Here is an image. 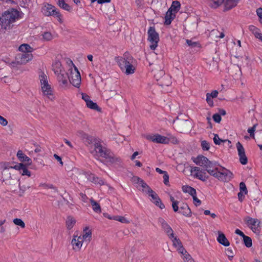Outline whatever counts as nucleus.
Segmentation results:
<instances>
[{"mask_svg":"<svg viewBox=\"0 0 262 262\" xmlns=\"http://www.w3.org/2000/svg\"><path fill=\"white\" fill-rule=\"evenodd\" d=\"M40 187H43L44 188H48V189H53L56 192H57V189L54 187L53 185H49L47 184H40L39 185Z\"/></svg>","mask_w":262,"mask_h":262,"instance_id":"obj_48","label":"nucleus"},{"mask_svg":"<svg viewBox=\"0 0 262 262\" xmlns=\"http://www.w3.org/2000/svg\"><path fill=\"white\" fill-rule=\"evenodd\" d=\"M201 146L203 150H208L210 148V145L206 141H203L201 142Z\"/></svg>","mask_w":262,"mask_h":262,"instance_id":"obj_49","label":"nucleus"},{"mask_svg":"<svg viewBox=\"0 0 262 262\" xmlns=\"http://www.w3.org/2000/svg\"><path fill=\"white\" fill-rule=\"evenodd\" d=\"M257 124H254L252 127L248 129V132L250 134V136L253 138H254V132L255 131L256 127Z\"/></svg>","mask_w":262,"mask_h":262,"instance_id":"obj_47","label":"nucleus"},{"mask_svg":"<svg viewBox=\"0 0 262 262\" xmlns=\"http://www.w3.org/2000/svg\"><path fill=\"white\" fill-rule=\"evenodd\" d=\"M72 66L73 67L69 70V75L68 76V78L71 84L74 86L78 88L81 82V76L77 68L73 63H72Z\"/></svg>","mask_w":262,"mask_h":262,"instance_id":"obj_5","label":"nucleus"},{"mask_svg":"<svg viewBox=\"0 0 262 262\" xmlns=\"http://www.w3.org/2000/svg\"><path fill=\"white\" fill-rule=\"evenodd\" d=\"M180 209L181 210H183V211H180V212H181L182 214H183L185 216H189L190 215L191 213L190 209H189L188 205L186 204L184 205L183 206L181 207Z\"/></svg>","mask_w":262,"mask_h":262,"instance_id":"obj_38","label":"nucleus"},{"mask_svg":"<svg viewBox=\"0 0 262 262\" xmlns=\"http://www.w3.org/2000/svg\"><path fill=\"white\" fill-rule=\"evenodd\" d=\"M41 90L44 96H46L51 100L53 101L55 99L53 88L51 85H46V86H41Z\"/></svg>","mask_w":262,"mask_h":262,"instance_id":"obj_20","label":"nucleus"},{"mask_svg":"<svg viewBox=\"0 0 262 262\" xmlns=\"http://www.w3.org/2000/svg\"><path fill=\"white\" fill-rule=\"evenodd\" d=\"M179 202H174L173 203H172V207L173 208V210L174 212H177L178 211L179 207H178Z\"/></svg>","mask_w":262,"mask_h":262,"instance_id":"obj_60","label":"nucleus"},{"mask_svg":"<svg viewBox=\"0 0 262 262\" xmlns=\"http://www.w3.org/2000/svg\"><path fill=\"white\" fill-rule=\"evenodd\" d=\"M143 192L148 194L149 197H150V201L157 206L159 207L161 209H163L165 207L164 205L161 202V201L158 194L149 186H148Z\"/></svg>","mask_w":262,"mask_h":262,"instance_id":"obj_9","label":"nucleus"},{"mask_svg":"<svg viewBox=\"0 0 262 262\" xmlns=\"http://www.w3.org/2000/svg\"><path fill=\"white\" fill-rule=\"evenodd\" d=\"M186 42H187V45L191 47H196L198 45V43L197 42L193 41L192 40L187 39Z\"/></svg>","mask_w":262,"mask_h":262,"instance_id":"obj_54","label":"nucleus"},{"mask_svg":"<svg viewBox=\"0 0 262 262\" xmlns=\"http://www.w3.org/2000/svg\"><path fill=\"white\" fill-rule=\"evenodd\" d=\"M183 255V259L184 262H195L191 255L186 250V253H181Z\"/></svg>","mask_w":262,"mask_h":262,"instance_id":"obj_39","label":"nucleus"},{"mask_svg":"<svg viewBox=\"0 0 262 262\" xmlns=\"http://www.w3.org/2000/svg\"><path fill=\"white\" fill-rule=\"evenodd\" d=\"M158 222L168 236L173 237V231L167 223L162 217L159 218Z\"/></svg>","mask_w":262,"mask_h":262,"instance_id":"obj_17","label":"nucleus"},{"mask_svg":"<svg viewBox=\"0 0 262 262\" xmlns=\"http://www.w3.org/2000/svg\"><path fill=\"white\" fill-rule=\"evenodd\" d=\"M39 79L40 81V87L50 85L49 83L48 78L45 73L41 72L39 75Z\"/></svg>","mask_w":262,"mask_h":262,"instance_id":"obj_28","label":"nucleus"},{"mask_svg":"<svg viewBox=\"0 0 262 262\" xmlns=\"http://www.w3.org/2000/svg\"><path fill=\"white\" fill-rule=\"evenodd\" d=\"M212 98H211L210 95H206V101L207 103L210 106H213V101L212 100Z\"/></svg>","mask_w":262,"mask_h":262,"instance_id":"obj_56","label":"nucleus"},{"mask_svg":"<svg viewBox=\"0 0 262 262\" xmlns=\"http://www.w3.org/2000/svg\"><path fill=\"white\" fill-rule=\"evenodd\" d=\"M86 105L88 107L91 109L95 110H99L98 105L96 103L93 102L91 100L89 102H87Z\"/></svg>","mask_w":262,"mask_h":262,"instance_id":"obj_44","label":"nucleus"},{"mask_svg":"<svg viewBox=\"0 0 262 262\" xmlns=\"http://www.w3.org/2000/svg\"><path fill=\"white\" fill-rule=\"evenodd\" d=\"M28 165L24 164V163H18L14 166H11L10 168H14L16 170H19L22 176H31V172L27 169Z\"/></svg>","mask_w":262,"mask_h":262,"instance_id":"obj_18","label":"nucleus"},{"mask_svg":"<svg viewBox=\"0 0 262 262\" xmlns=\"http://www.w3.org/2000/svg\"><path fill=\"white\" fill-rule=\"evenodd\" d=\"M236 145L238 151V155L239 157V161L243 165L246 164L248 160L245 155V151L244 147L239 142H238Z\"/></svg>","mask_w":262,"mask_h":262,"instance_id":"obj_16","label":"nucleus"},{"mask_svg":"<svg viewBox=\"0 0 262 262\" xmlns=\"http://www.w3.org/2000/svg\"><path fill=\"white\" fill-rule=\"evenodd\" d=\"M110 151L105 147L102 146L101 142L95 140L94 143V149L91 151V153L97 157L105 158Z\"/></svg>","mask_w":262,"mask_h":262,"instance_id":"obj_7","label":"nucleus"},{"mask_svg":"<svg viewBox=\"0 0 262 262\" xmlns=\"http://www.w3.org/2000/svg\"><path fill=\"white\" fill-rule=\"evenodd\" d=\"M163 182L166 185H168L169 183V176L167 173H165L163 175Z\"/></svg>","mask_w":262,"mask_h":262,"instance_id":"obj_58","label":"nucleus"},{"mask_svg":"<svg viewBox=\"0 0 262 262\" xmlns=\"http://www.w3.org/2000/svg\"><path fill=\"white\" fill-rule=\"evenodd\" d=\"M42 35L43 39L46 41L51 40L53 38V35L49 32H45Z\"/></svg>","mask_w":262,"mask_h":262,"instance_id":"obj_45","label":"nucleus"},{"mask_svg":"<svg viewBox=\"0 0 262 262\" xmlns=\"http://www.w3.org/2000/svg\"><path fill=\"white\" fill-rule=\"evenodd\" d=\"M224 0H210V6L212 8H216L219 7Z\"/></svg>","mask_w":262,"mask_h":262,"instance_id":"obj_40","label":"nucleus"},{"mask_svg":"<svg viewBox=\"0 0 262 262\" xmlns=\"http://www.w3.org/2000/svg\"><path fill=\"white\" fill-rule=\"evenodd\" d=\"M240 0H226L224 11H228L236 7Z\"/></svg>","mask_w":262,"mask_h":262,"instance_id":"obj_25","label":"nucleus"},{"mask_svg":"<svg viewBox=\"0 0 262 262\" xmlns=\"http://www.w3.org/2000/svg\"><path fill=\"white\" fill-rule=\"evenodd\" d=\"M193 162L196 165L202 167L205 170L214 178L223 182H228L232 178V173L229 170L217 166L216 163L209 161L206 157L199 155L192 158Z\"/></svg>","mask_w":262,"mask_h":262,"instance_id":"obj_1","label":"nucleus"},{"mask_svg":"<svg viewBox=\"0 0 262 262\" xmlns=\"http://www.w3.org/2000/svg\"><path fill=\"white\" fill-rule=\"evenodd\" d=\"M57 5L59 7L65 10L69 11L71 9L70 6L68 4L66 3L64 0H58Z\"/></svg>","mask_w":262,"mask_h":262,"instance_id":"obj_37","label":"nucleus"},{"mask_svg":"<svg viewBox=\"0 0 262 262\" xmlns=\"http://www.w3.org/2000/svg\"><path fill=\"white\" fill-rule=\"evenodd\" d=\"M74 178L76 177L77 182L79 183L84 182L85 180H88L95 184L99 185L104 184V182L102 180L98 177H96L94 174L89 173L88 172H83L79 170L76 169L74 171Z\"/></svg>","mask_w":262,"mask_h":262,"instance_id":"obj_4","label":"nucleus"},{"mask_svg":"<svg viewBox=\"0 0 262 262\" xmlns=\"http://www.w3.org/2000/svg\"><path fill=\"white\" fill-rule=\"evenodd\" d=\"M19 16V11L14 9H9L6 11L0 17V25L2 29H9Z\"/></svg>","mask_w":262,"mask_h":262,"instance_id":"obj_2","label":"nucleus"},{"mask_svg":"<svg viewBox=\"0 0 262 262\" xmlns=\"http://www.w3.org/2000/svg\"><path fill=\"white\" fill-rule=\"evenodd\" d=\"M182 189L184 192L188 193L191 196L196 193L195 189L190 186H184L183 187Z\"/></svg>","mask_w":262,"mask_h":262,"instance_id":"obj_35","label":"nucleus"},{"mask_svg":"<svg viewBox=\"0 0 262 262\" xmlns=\"http://www.w3.org/2000/svg\"><path fill=\"white\" fill-rule=\"evenodd\" d=\"M213 141L214 143L216 145H220L222 142H225L227 141V140H222L220 138L219 136L217 134H214L213 137ZM229 142H230V141L228 140Z\"/></svg>","mask_w":262,"mask_h":262,"instance_id":"obj_43","label":"nucleus"},{"mask_svg":"<svg viewBox=\"0 0 262 262\" xmlns=\"http://www.w3.org/2000/svg\"><path fill=\"white\" fill-rule=\"evenodd\" d=\"M57 79L60 83V85L64 88H66L68 85V81L67 79L68 74H66L64 71L56 74Z\"/></svg>","mask_w":262,"mask_h":262,"instance_id":"obj_22","label":"nucleus"},{"mask_svg":"<svg viewBox=\"0 0 262 262\" xmlns=\"http://www.w3.org/2000/svg\"><path fill=\"white\" fill-rule=\"evenodd\" d=\"M213 120L217 122L220 123L221 121V116L220 114H215L212 116Z\"/></svg>","mask_w":262,"mask_h":262,"instance_id":"obj_53","label":"nucleus"},{"mask_svg":"<svg viewBox=\"0 0 262 262\" xmlns=\"http://www.w3.org/2000/svg\"><path fill=\"white\" fill-rule=\"evenodd\" d=\"M172 242L173 246L177 249L180 253H186V250L183 247L180 239L173 235V237H169Z\"/></svg>","mask_w":262,"mask_h":262,"instance_id":"obj_19","label":"nucleus"},{"mask_svg":"<svg viewBox=\"0 0 262 262\" xmlns=\"http://www.w3.org/2000/svg\"><path fill=\"white\" fill-rule=\"evenodd\" d=\"M239 188L241 192H244L245 194L247 193V190L245 184L244 182H241L239 184Z\"/></svg>","mask_w":262,"mask_h":262,"instance_id":"obj_55","label":"nucleus"},{"mask_svg":"<svg viewBox=\"0 0 262 262\" xmlns=\"http://www.w3.org/2000/svg\"><path fill=\"white\" fill-rule=\"evenodd\" d=\"M219 236L217 238V242L224 246H228L230 245V243L226 237L225 234L222 232L219 231Z\"/></svg>","mask_w":262,"mask_h":262,"instance_id":"obj_26","label":"nucleus"},{"mask_svg":"<svg viewBox=\"0 0 262 262\" xmlns=\"http://www.w3.org/2000/svg\"><path fill=\"white\" fill-rule=\"evenodd\" d=\"M104 158L106 159V162L113 164L118 165L121 163V159L110 151Z\"/></svg>","mask_w":262,"mask_h":262,"instance_id":"obj_23","label":"nucleus"},{"mask_svg":"<svg viewBox=\"0 0 262 262\" xmlns=\"http://www.w3.org/2000/svg\"><path fill=\"white\" fill-rule=\"evenodd\" d=\"M79 236L85 243V246H86L92 240V230L88 227H86Z\"/></svg>","mask_w":262,"mask_h":262,"instance_id":"obj_15","label":"nucleus"},{"mask_svg":"<svg viewBox=\"0 0 262 262\" xmlns=\"http://www.w3.org/2000/svg\"><path fill=\"white\" fill-rule=\"evenodd\" d=\"M245 222L247 225L252 230H255L259 226L260 223L257 219H253L250 217H247L245 219Z\"/></svg>","mask_w":262,"mask_h":262,"instance_id":"obj_24","label":"nucleus"},{"mask_svg":"<svg viewBox=\"0 0 262 262\" xmlns=\"http://www.w3.org/2000/svg\"><path fill=\"white\" fill-rule=\"evenodd\" d=\"M148 40L151 43L150 45V49L154 50L158 46V43L159 41L158 33L156 31L155 29L152 27H149L148 32Z\"/></svg>","mask_w":262,"mask_h":262,"instance_id":"obj_8","label":"nucleus"},{"mask_svg":"<svg viewBox=\"0 0 262 262\" xmlns=\"http://www.w3.org/2000/svg\"><path fill=\"white\" fill-rule=\"evenodd\" d=\"M190 172L193 174L194 177L201 181H205L208 179V177L206 175L205 170L202 169L199 167H192Z\"/></svg>","mask_w":262,"mask_h":262,"instance_id":"obj_12","label":"nucleus"},{"mask_svg":"<svg viewBox=\"0 0 262 262\" xmlns=\"http://www.w3.org/2000/svg\"><path fill=\"white\" fill-rule=\"evenodd\" d=\"M13 223L17 226H20L22 228H24L25 227V223L22 221V220L20 219H14L13 220Z\"/></svg>","mask_w":262,"mask_h":262,"instance_id":"obj_46","label":"nucleus"},{"mask_svg":"<svg viewBox=\"0 0 262 262\" xmlns=\"http://www.w3.org/2000/svg\"><path fill=\"white\" fill-rule=\"evenodd\" d=\"M175 17L176 14L168 10L165 16L164 24L166 25H170L171 23V21Z\"/></svg>","mask_w":262,"mask_h":262,"instance_id":"obj_29","label":"nucleus"},{"mask_svg":"<svg viewBox=\"0 0 262 262\" xmlns=\"http://www.w3.org/2000/svg\"><path fill=\"white\" fill-rule=\"evenodd\" d=\"M8 123V121L3 116L0 115V124L3 126H5L7 125Z\"/></svg>","mask_w":262,"mask_h":262,"instance_id":"obj_57","label":"nucleus"},{"mask_svg":"<svg viewBox=\"0 0 262 262\" xmlns=\"http://www.w3.org/2000/svg\"><path fill=\"white\" fill-rule=\"evenodd\" d=\"M90 202L93 209L95 212L97 213H100L101 212V207L97 202L92 199L90 200Z\"/></svg>","mask_w":262,"mask_h":262,"instance_id":"obj_34","label":"nucleus"},{"mask_svg":"<svg viewBox=\"0 0 262 262\" xmlns=\"http://www.w3.org/2000/svg\"><path fill=\"white\" fill-rule=\"evenodd\" d=\"M115 61L122 70L127 66L129 62L132 60V57L128 53H125L123 56H118L115 58Z\"/></svg>","mask_w":262,"mask_h":262,"instance_id":"obj_10","label":"nucleus"},{"mask_svg":"<svg viewBox=\"0 0 262 262\" xmlns=\"http://www.w3.org/2000/svg\"><path fill=\"white\" fill-rule=\"evenodd\" d=\"M132 181L134 183L138 184V187L142 188V191H144L146 188L148 186L143 180L141 179L139 177L135 176L133 177Z\"/></svg>","mask_w":262,"mask_h":262,"instance_id":"obj_27","label":"nucleus"},{"mask_svg":"<svg viewBox=\"0 0 262 262\" xmlns=\"http://www.w3.org/2000/svg\"><path fill=\"white\" fill-rule=\"evenodd\" d=\"M192 198H193V201L195 203V205L196 206H199L201 203V201L196 197V194H194V195H192Z\"/></svg>","mask_w":262,"mask_h":262,"instance_id":"obj_59","label":"nucleus"},{"mask_svg":"<svg viewBox=\"0 0 262 262\" xmlns=\"http://www.w3.org/2000/svg\"><path fill=\"white\" fill-rule=\"evenodd\" d=\"M17 157L20 163H24L27 165H31L32 164V160L26 156L22 150H19L17 152Z\"/></svg>","mask_w":262,"mask_h":262,"instance_id":"obj_21","label":"nucleus"},{"mask_svg":"<svg viewBox=\"0 0 262 262\" xmlns=\"http://www.w3.org/2000/svg\"><path fill=\"white\" fill-rule=\"evenodd\" d=\"M54 158L60 163L61 166L63 165V162L62 161L61 158L56 154L54 155Z\"/></svg>","mask_w":262,"mask_h":262,"instance_id":"obj_63","label":"nucleus"},{"mask_svg":"<svg viewBox=\"0 0 262 262\" xmlns=\"http://www.w3.org/2000/svg\"><path fill=\"white\" fill-rule=\"evenodd\" d=\"M218 91L216 90L213 91L211 93H207L206 95H210L211 98H216L218 95Z\"/></svg>","mask_w":262,"mask_h":262,"instance_id":"obj_61","label":"nucleus"},{"mask_svg":"<svg viewBox=\"0 0 262 262\" xmlns=\"http://www.w3.org/2000/svg\"><path fill=\"white\" fill-rule=\"evenodd\" d=\"M243 238V241L244 242L245 245L247 247H248V248L251 247L252 245L251 238L250 237L246 236V235H245Z\"/></svg>","mask_w":262,"mask_h":262,"instance_id":"obj_42","label":"nucleus"},{"mask_svg":"<svg viewBox=\"0 0 262 262\" xmlns=\"http://www.w3.org/2000/svg\"><path fill=\"white\" fill-rule=\"evenodd\" d=\"M173 123L174 127L181 133L187 132L191 128L190 122L186 119H180L177 118Z\"/></svg>","mask_w":262,"mask_h":262,"instance_id":"obj_6","label":"nucleus"},{"mask_svg":"<svg viewBox=\"0 0 262 262\" xmlns=\"http://www.w3.org/2000/svg\"><path fill=\"white\" fill-rule=\"evenodd\" d=\"M235 232L236 234H238L239 235L241 236L242 237H243L245 235L244 234V233L239 229H236L235 230Z\"/></svg>","mask_w":262,"mask_h":262,"instance_id":"obj_64","label":"nucleus"},{"mask_svg":"<svg viewBox=\"0 0 262 262\" xmlns=\"http://www.w3.org/2000/svg\"><path fill=\"white\" fill-rule=\"evenodd\" d=\"M54 16L56 17L58 22L60 24H62L63 23V20L62 18V15L60 13L58 10L57 11V13H55Z\"/></svg>","mask_w":262,"mask_h":262,"instance_id":"obj_50","label":"nucleus"},{"mask_svg":"<svg viewBox=\"0 0 262 262\" xmlns=\"http://www.w3.org/2000/svg\"><path fill=\"white\" fill-rule=\"evenodd\" d=\"M226 254L228 256L229 258L230 259H231L233 256V250L230 248H228L226 251Z\"/></svg>","mask_w":262,"mask_h":262,"instance_id":"obj_51","label":"nucleus"},{"mask_svg":"<svg viewBox=\"0 0 262 262\" xmlns=\"http://www.w3.org/2000/svg\"><path fill=\"white\" fill-rule=\"evenodd\" d=\"M53 67L56 74L63 71L62 69L61 63L59 61H56L53 64Z\"/></svg>","mask_w":262,"mask_h":262,"instance_id":"obj_36","label":"nucleus"},{"mask_svg":"<svg viewBox=\"0 0 262 262\" xmlns=\"http://www.w3.org/2000/svg\"><path fill=\"white\" fill-rule=\"evenodd\" d=\"M249 30L257 39L259 38L261 34L260 29L253 25L249 26Z\"/></svg>","mask_w":262,"mask_h":262,"instance_id":"obj_32","label":"nucleus"},{"mask_svg":"<svg viewBox=\"0 0 262 262\" xmlns=\"http://www.w3.org/2000/svg\"><path fill=\"white\" fill-rule=\"evenodd\" d=\"M19 51L20 53L17 54L15 57V60L17 63L26 64L32 59L33 48L30 45L26 43L22 44L19 47Z\"/></svg>","mask_w":262,"mask_h":262,"instance_id":"obj_3","label":"nucleus"},{"mask_svg":"<svg viewBox=\"0 0 262 262\" xmlns=\"http://www.w3.org/2000/svg\"><path fill=\"white\" fill-rule=\"evenodd\" d=\"M146 139L157 143L166 144L169 142L168 138L159 134L147 135Z\"/></svg>","mask_w":262,"mask_h":262,"instance_id":"obj_13","label":"nucleus"},{"mask_svg":"<svg viewBox=\"0 0 262 262\" xmlns=\"http://www.w3.org/2000/svg\"><path fill=\"white\" fill-rule=\"evenodd\" d=\"M57 10L55 6L49 4H45L41 8V12L46 16H54Z\"/></svg>","mask_w":262,"mask_h":262,"instance_id":"obj_14","label":"nucleus"},{"mask_svg":"<svg viewBox=\"0 0 262 262\" xmlns=\"http://www.w3.org/2000/svg\"><path fill=\"white\" fill-rule=\"evenodd\" d=\"M76 220L72 216H69L67 217L66 221V227L68 230H71L75 225Z\"/></svg>","mask_w":262,"mask_h":262,"instance_id":"obj_30","label":"nucleus"},{"mask_svg":"<svg viewBox=\"0 0 262 262\" xmlns=\"http://www.w3.org/2000/svg\"><path fill=\"white\" fill-rule=\"evenodd\" d=\"M72 249L75 252L80 251L83 246H85V243L78 235H74L71 242Z\"/></svg>","mask_w":262,"mask_h":262,"instance_id":"obj_11","label":"nucleus"},{"mask_svg":"<svg viewBox=\"0 0 262 262\" xmlns=\"http://www.w3.org/2000/svg\"><path fill=\"white\" fill-rule=\"evenodd\" d=\"M82 98L85 101L86 104L90 100V97L85 94H82Z\"/></svg>","mask_w":262,"mask_h":262,"instance_id":"obj_62","label":"nucleus"},{"mask_svg":"<svg viewBox=\"0 0 262 262\" xmlns=\"http://www.w3.org/2000/svg\"><path fill=\"white\" fill-rule=\"evenodd\" d=\"M180 7V3L179 1H175L172 2V5L168 10L176 14L179 11Z\"/></svg>","mask_w":262,"mask_h":262,"instance_id":"obj_31","label":"nucleus"},{"mask_svg":"<svg viewBox=\"0 0 262 262\" xmlns=\"http://www.w3.org/2000/svg\"><path fill=\"white\" fill-rule=\"evenodd\" d=\"M125 66V68L123 69V71H125V73L126 75L132 74L135 72V68L132 64V61L129 62L128 64Z\"/></svg>","mask_w":262,"mask_h":262,"instance_id":"obj_33","label":"nucleus"},{"mask_svg":"<svg viewBox=\"0 0 262 262\" xmlns=\"http://www.w3.org/2000/svg\"><path fill=\"white\" fill-rule=\"evenodd\" d=\"M114 220L119 221L124 224H129L130 223V221L125 217L119 215H116L115 218H114Z\"/></svg>","mask_w":262,"mask_h":262,"instance_id":"obj_41","label":"nucleus"},{"mask_svg":"<svg viewBox=\"0 0 262 262\" xmlns=\"http://www.w3.org/2000/svg\"><path fill=\"white\" fill-rule=\"evenodd\" d=\"M256 14L259 17V21L262 25V8H259L256 10Z\"/></svg>","mask_w":262,"mask_h":262,"instance_id":"obj_52","label":"nucleus"}]
</instances>
